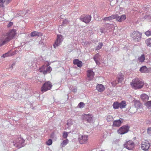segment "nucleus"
Here are the masks:
<instances>
[{"label":"nucleus","mask_w":151,"mask_h":151,"mask_svg":"<svg viewBox=\"0 0 151 151\" xmlns=\"http://www.w3.org/2000/svg\"><path fill=\"white\" fill-rule=\"evenodd\" d=\"M73 63L74 65H77L78 67H81L83 65L82 63L78 59H76L73 60Z\"/></svg>","instance_id":"a211bd4d"},{"label":"nucleus","mask_w":151,"mask_h":151,"mask_svg":"<svg viewBox=\"0 0 151 151\" xmlns=\"http://www.w3.org/2000/svg\"><path fill=\"white\" fill-rule=\"evenodd\" d=\"M61 43V42H60L57 40L55 41V44L53 45V47L54 48H55L59 46Z\"/></svg>","instance_id":"2f4dec72"},{"label":"nucleus","mask_w":151,"mask_h":151,"mask_svg":"<svg viewBox=\"0 0 151 151\" xmlns=\"http://www.w3.org/2000/svg\"><path fill=\"white\" fill-rule=\"evenodd\" d=\"M88 137L87 135L81 136L78 138L79 142L81 144L85 143L88 139Z\"/></svg>","instance_id":"9d476101"},{"label":"nucleus","mask_w":151,"mask_h":151,"mask_svg":"<svg viewBox=\"0 0 151 151\" xmlns=\"http://www.w3.org/2000/svg\"><path fill=\"white\" fill-rule=\"evenodd\" d=\"M145 105L148 108L151 107V101L146 102L145 104Z\"/></svg>","instance_id":"e433bc0d"},{"label":"nucleus","mask_w":151,"mask_h":151,"mask_svg":"<svg viewBox=\"0 0 151 151\" xmlns=\"http://www.w3.org/2000/svg\"><path fill=\"white\" fill-rule=\"evenodd\" d=\"M119 76L117 77L118 80V83H121L123 82L124 80V78H123V75L122 74V73H120L119 74Z\"/></svg>","instance_id":"6ab92c4d"},{"label":"nucleus","mask_w":151,"mask_h":151,"mask_svg":"<svg viewBox=\"0 0 151 151\" xmlns=\"http://www.w3.org/2000/svg\"><path fill=\"white\" fill-rule=\"evenodd\" d=\"M2 0H0V2H2Z\"/></svg>","instance_id":"3c124183"},{"label":"nucleus","mask_w":151,"mask_h":151,"mask_svg":"<svg viewBox=\"0 0 151 151\" xmlns=\"http://www.w3.org/2000/svg\"><path fill=\"white\" fill-rule=\"evenodd\" d=\"M13 24V22H10L8 24L7 27H10L12 26Z\"/></svg>","instance_id":"37998d69"},{"label":"nucleus","mask_w":151,"mask_h":151,"mask_svg":"<svg viewBox=\"0 0 151 151\" xmlns=\"http://www.w3.org/2000/svg\"><path fill=\"white\" fill-rule=\"evenodd\" d=\"M83 119L85 120L88 122H91L93 121V116L90 114H84L83 116Z\"/></svg>","instance_id":"f8f14e48"},{"label":"nucleus","mask_w":151,"mask_h":151,"mask_svg":"<svg viewBox=\"0 0 151 151\" xmlns=\"http://www.w3.org/2000/svg\"><path fill=\"white\" fill-rule=\"evenodd\" d=\"M68 136V133L67 132H65L63 134V137L64 138H66Z\"/></svg>","instance_id":"58836bf2"},{"label":"nucleus","mask_w":151,"mask_h":151,"mask_svg":"<svg viewBox=\"0 0 151 151\" xmlns=\"http://www.w3.org/2000/svg\"><path fill=\"white\" fill-rule=\"evenodd\" d=\"M141 98L143 101H146L148 100L149 97L147 95L145 94H142L141 95Z\"/></svg>","instance_id":"4be33fe9"},{"label":"nucleus","mask_w":151,"mask_h":151,"mask_svg":"<svg viewBox=\"0 0 151 151\" xmlns=\"http://www.w3.org/2000/svg\"><path fill=\"white\" fill-rule=\"evenodd\" d=\"M115 15H113L111 16L108 17H105L104 18L103 20L104 21H108V20H111L112 19H115Z\"/></svg>","instance_id":"b1692460"},{"label":"nucleus","mask_w":151,"mask_h":151,"mask_svg":"<svg viewBox=\"0 0 151 151\" xmlns=\"http://www.w3.org/2000/svg\"><path fill=\"white\" fill-rule=\"evenodd\" d=\"M91 15H87L83 18H81L80 20L86 23H88L91 21Z\"/></svg>","instance_id":"ddd939ff"},{"label":"nucleus","mask_w":151,"mask_h":151,"mask_svg":"<svg viewBox=\"0 0 151 151\" xmlns=\"http://www.w3.org/2000/svg\"><path fill=\"white\" fill-rule=\"evenodd\" d=\"M100 57V55L99 53H97L94 56L93 59L97 65H99L100 64L99 61Z\"/></svg>","instance_id":"f3484780"},{"label":"nucleus","mask_w":151,"mask_h":151,"mask_svg":"<svg viewBox=\"0 0 151 151\" xmlns=\"http://www.w3.org/2000/svg\"><path fill=\"white\" fill-rule=\"evenodd\" d=\"M145 34L147 36H149L151 35V31L148 30L145 32Z\"/></svg>","instance_id":"4c0bfd02"},{"label":"nucleus","mask_w":151,"mask_h":151,"mask_svg":"<svg viewBox=\"0 0 151 151\" xmlns=\"http://www.w3.org/2000/svg\"><path fill=\"white\" fill-rule=\"evenodd\" d=\"M106 119L108 122H110L112 121L113 119L112 116L109 115L107 116Z\"/></svg>","instance_id":"473e14b6"},{"label":"nucleus","mask_w":151,"mask_h":151,"mask_svg":"<svg viewBox=\"0 0 151 151\" xmlns=\"http://www.w3.org/2000/svg\"><path fill=\"white\" fill-rule=\"evenodd\" d=\"M119 107L121 109H122L125 108L127 104L125 101H122L120 103H119Z\"/></svg>","instance_id":"393cba45"},{"label":"nucleus","mask_w":151,"mask_h":151,"mask_svg":"<svg viewBox=\"0 0 151 151\" xmlns=\"http://www.w3.org/2000/svg\"><path fill=\"white\" fill-rule=\"evenodd\" d=\"M141 104V103L139 101L136 100L134 101V105L136 108H138L140 107Z\"/></svg>","instance_id":"a878e982"},{"label":"nucleus","mask_w":151,"mask_h":151,"mask_svg":"<svg viewBox=\"0 0 151 151\" xmlns=\"http://www.w3.org/2000/svg\"><path fill=\"white\" fill-rule=\"evenodd\" d=\"M11 0H2V2H0V6L1 7H4V4L7 5L11 1Z\"/></svg>","instance_id":"412c9836"},{"label":"nucleus","mask_w":151,"mask_h":151,"mask_svg":"<svg viewBox=\"0 0 151 151\" xmlns=\"http://www.w3.org/2000/svg\"><path fill=\"white\" fill-rule=\"evenodd\" d=\"M24 142L25 140L22 138H18L13 142V145L16 147L20 148L24 146Z\"/></svg>","instance_id":"7ed1b4c3"},{"label":"nucleus","mask_w":151,"mask_h":151,"mask_svg":"<svg viewBox=\"0 0 151 151\" xmlns=\"http://www.w3.org/2000/svg\"><path fill=\"white\" fill-rule=\"evenodd\" d=\"M68 139L64 140L61 144V145L63 147H64L68 143Z\"/></svg>","instance_id":"f704fd0d"},{"label":"nucleus","mask_w":151,"mask_h":151,"mask_svg":"<svg viewBox=\"0 0 151 151\" xmlns=\"http://www.w3.org/2000/svg\"><path fill=\"white\" fill-rule=\"evenodd\" d=\"M118 83H117L116 82V81H114L111 83V84L113 86H115Z\"/></svg>","instance_id":"49530a36"},{"label":"nucleus","mask_w":151,"mask_h":151,"mask_svg":"<svg viewBox=\"0 0 151 151\" xmlns=\"http://www.w3.org/2000/svg\"><path fill=\"white\" fill-rule=\"evenodd\" d=\"M145 43L147 46L150 47L151 46V38H149L146 40L145 41Z\"/></svg>","instance_id":"7c9ffc66"},{"label":"nucleus","mask_w":151,"mask_h":151,"mask_svg":"<svg viewBox=\"0 0 151 151\" xmlns=\"http://www.w3.org/2000/svg\"><path fill=\"white\" fill-rule=\"evenodd\" d=\"M120 119L122 120H121L120 119H118L115 120L113 122V127H119L121 125V124L123 122V120L121 118Z\"/></svg>","instance_id":"2eb2a0df"},{"label":"nucleus","mask_w":151,"mask_h":151,"mask_svg":"<svg viewBox=\"0 0 151 151\" xmlns=\"http://www.w3.org/2000/svg\"><path fill=\"white\" fill-rule=\"evenodd\" d=\"M147 132L149 134H151V128H149L148 129Z\"/></svg>","instance_id":"a18cd8bd"},{"label":"nucleus","mask_w":151,"mask_h":151,"mask_svg":"<svg viewBox=\"0 0 151 151\" xmlns=\"http://www.w3.org/2000/svg\"><path fill=\"white\" fill-rule=\"evenodd\" d=\"M150 145L148 141L145 140L142 143L141 148L144 150H147L149 148Z\"/></svg>","instance_id":"1a4fd4ad"},{"label":"nucleus","mask_w":151,"mask_h":151,"mask_svg":"<svg viewBox=\"0 0 151 151\" xmlns=\"http://www.w3.org/2000/svg\"><path fill=\"white\" fill-rule=\"evenodd\" d=\"M41 42V41H40L39 42V44H40Z\"/></svg>","instance_id":"603ef678"},{"label":"nucleus","mask_w":151,"mask_h":151,"mask_svg":"<svg viewBox=\"0 0 151 151\" xmlns=\"http://www.w3.org/2000/svg\"><path fill=\"white\" fill-rule=\"evenodd\" d=\"M113 106L114 108L115 109H118L119 107V103L117 102H114Z\"/></svg>","instance_id":"cd10ccee"},{"label":"nucleus","mask_w":151,"mask_h":151,"mask_svg":"<svg viewBox=\"0 0 151 151\" xmlns=\"http://www.w3.org/2000/svg\"><path fill=\"white\" fill-rule=\"evenodd\" d=\"M12 83H13L11 85V86H15V87H16V82H13ZM10 86H11V85H10Z\"/></svg>","instance_id":"8fccbe9b"},{"label":"nucleus","mask_w":151,"mask_h":151,"mask_svg":"<svg viewBox=\"0 0 151 151\" xmlns=\"http://www.w3.org/2000/svg\"><path fill=\"white\" fill-rule=\"evenodd\" d=\"M15 52H14V53H12L11 54H9V52H8L7 53H5V54H4L3 55V56L4 58H5L6 57H7V56H10V55H12L14 54L15 53Z\"/></svg>","instance_id":"c9c22d12"},{"label":"nucleus","mask_w":151,"mask_h":151,"mask_svg":"<svg viewBox=\"0 0 151 151\" xmlns=\"http://www.w3.org/2000/svg\"><path fill=\"white\" fill-rule=\"evenodd\" d=\"M115 19H116V20L119 22H122L124 21L126 18L125 15L123 14L119 16L118 14H115Z\"/></svg>","instance_id":"9b49d317"},{"label":"nucleus","mask_w":151,"mask_h":151,"mask_svg":"<svg viewBox=\"0 0 151 151\" xmlns=\"http://www.w3.org/2000/svg\"><path fill=\"white\" fill-rule=\"evenodd\" d=\"M60 42H62L63 40V36L60 35H57V39L56 40Z\"/></svg>","instance_id":"c85d7f7f"},{"label":"nucleus","mask_w":151,"mask_h":151,"mask_svg":"<svg viewBox=\"0 0 151 151\" xmlns=\"http://www.w3.org/2000/svg\"><path fill=\"white\" fill-rule=\"evenodd\" d=\"M52 86V83L50 81L46 82L41 88V91L42 92H45L51 89Z\"/></svg>","instance_id":"20e7f679"},{"label":"nucleus","mask_w":151,"mask_h":151,"mask_svg":"<svg viewBox=\"0 0 151 151\" xmlns=\"http://www.w3.org/2000/svg\"><path fill=\"white\" fill-rule=\"evenodd\" d=\"M52 68L50 67H47L45 65H43L39 69V71L41 73H42L44 75L47 73H50L52 70Z\"/></svg>","instance_id":"423d86ee"},{"label":"nucleus","mask_w":151,"mask_h":151,"mask_svg":"<svg viewBox=\"0 0 151 151\" xmlns=\"http://www.w3.org/2000/svg\"><path fill=\"white\" fill-rule=\"evenodd\" d=\"M68 23V21L67 19H65L64 20L63 22V24L64 25V24H67Z\"/></svg>","instance_id":"c03bdc74"},{"label":"nucleus","mask_w":151,"mask_h":151,"mask_svg":"<svg viewBox=\"0 0 151 151\" xmlns=\"http://www.w3.org/2000/svg\"><path fill=\"white\" fill-rule=\"evenodd\" d=\"M73 120L69 119L68 120L67 124L68 126H70L73 124Z\"/></svg>","instance_id":"72a5a7b5"},{"label":"nucleus","mask_w":151,"mask_h":151,"mask_svg":"<svg viewBox=\"0 0 151 151\" xmlns=\"http://www.w3.org/2000/svg\"><path fill=\"white\" fill-rule=\"evenodd\" d=\"M15 63L13 62V63L11 65V66L10 67V68L11 69H12L13 68V66H14L15 65Z\"/></svg>","instance_id":"de8ad7c7"},{"label":"nucleus","mask_w":151,"mask_h":151,"mask_svg":"<svg viewBox=\"0 0 151 151\" xmlns=\"http://www.w3.org/2000/svg\"><path fill=\"white\" fill-rule=\"evenodd\" d=\"M16 34V30L14 29L11 30L7 32L4 36V40L0 39V47L12 40Z\"/></svg>","instance_id":"f257e3e1"},{"label":"nucleus","mask_w":151,"mask_h":151,"mask_svg":"<svg viewBox=\"0 0 151 151\" xmlns=\"http://www.w3.org/2000/svg\"><path fill=\"white\" fill-rule=\"evenodd\" d=\"M129 127L125 125L121 127L118 130L117 132L119 134H121L127 133L129 129Z\"/></svg>","instance_id":"6e6552de"},{"label":"nucleus","mask_w":151,"mask_h":151,"mask_svg":"<svg viewBox=\"0 0 151 151\" xmlns=\"http://www.w3.org/2000/svg\"><path fill=\"white\" fill-rule=\"evenodd\" d=\"M102 46L103 43L102 42H99L98 46L96 47L95 50H99L102 48Z\"/></svg>","instance_id":"c756f323"},{"label":"nucleus","mask_w":151,"mask_h":151,"mask_svg":"<svg viewBox=\"0 0 151 151\" xmlns=\"http://www.w3.org/2000/svg\"><path fill=\"white\" fill-rule=\"evenodd\" d=\"M139 71L142 73H146L148 72V70L146 66H143L140 68Z\"/></svg>","instance_id":"5701e85b"},{"label":"nucleus","mask_w":151,"mask_h":151,"mask_svg":"<svg viewBox=\"0 0 151 151\" xmlns=\"http://www.w3.org/2000/svg\"><path fill=\"white\" fill-rule=\"evenodd\" d=\"M139 61L141 62H142L145 60V56L144 54L142 55L140 57L138 58Z\"/></svg>","instance_id":"bb28decb"},{"label":"nucleus","mask_w":151,"mask_h":151,"mask_svg":"<svg viewBox=\"0 0 151 151\" xmlns=\"http://www.w3.org/2000/svg\"><path fill=\"white\" fill-rule=\"evenodd\" d=\"M30 35L31 37L40 36L42 35V33L36 31H34L31 33Z\"/></svg>","instance_id":"aec40b11"},{"label":"nucleus","mask_w":151,"mask_h":151,"mask_svg":"<svg viewBox=\"0 0 151 151\" xmlns=\"http://www.w3.org/2000/svg\"><path fill=\"white\" fill-rule=\"evenodd\" d=\"M96 89L99 92H102L104 91L105 87L102 84H98L96 86Z\"/></svg>","instance_id":"dca6fc26"},{"label":"nucleus","mask_w":151,"mask_h":151,"mask_svg":"<svg viewBox=\"0 0 151 151\" xmlns=\"http://www.w3.org/2000/svg\"><path fill=\"white\" fill-rule=\"evenodd\" d=\"M124 146L129 150H132L134 147V144L132 140H129L125 143Z\"/></svg>","instance_id":"0eeeda50"},{"label":"nucleus","mask_w":151,"mask_h":151,"mask_svg":"<svg viewBox=\"0 0 151 151\" xmlns=\"http://www.w3.org/2000/svg\"><path fill=\"white\" fill-rule=\"evenodd\" d=\"M94 73L92 70H88L87 76L89 80H92L94 77Z\"/></svg>","instance_id":"4468645a"},{"label":"nucleus","mask_w":151,"mask_h":151,"mask_svg":"<svg viewBox=\"0 0 151 151\" xmlns=\"http://www.w3.org/2000/svg\"><path fill=\"white\" fill-rule=\"evenodd\" d=\"M71 91L73 92H76L77 91V88L75 87H73L71 88Z\"/></svg>","instance_id":"79ce46f5"},{"label":"nucleus","mask_w":151,"mask_h":151,"mask_svg":"<svg viewBox=\"0 0 151 151\" xmlns=\"http://www.w3.org/2000/svg\"><path fill=\"white\" fill-rule=\"evenodd\" d=\"M84 106H85V104L82 102H81L80 103L78 104V106L80 108H83Z\"/></svg>","instance_id":"a19ab883"},{"label":"nucleus","mask_w":151,"mask_h":151,"mask_svg":"<svg viewBox=\"0 0 151 151\" xmlns=\"http://www.w3.org/2000/svg\"><path fill=\"white\" fill-rule=\"evenodd\" d=\"M55 134L54 133H52L51 134L50 137L52 138H53L54 137Z\"/></svg>","instance_id":"09e8293b"},{"label":"nucleus","mask_w":151,"mask_h":151,"mask_svg":"<svg viewBox=\"0 0 151 151\" xmlns=\"http://www.w3.org/2000/svg\"><path fill=\"white\" fill-rule=\"evenodd\" d=\"M130 84L132 88L137 90L142 88L144 85V83L141 79L135 78L130 82Z\"/></svg>","instance_id":"f03ea898"},{"label":"nucleus","mask_w":151,"mask_h":151,"mask_svg":"<svg viewBox=\"0 0 151 151\" xmlns=\"http://www.w3.org/2000/svg\"><path fill=\"white\" fill-rule=\"evenodd\" d=\"M52 143V141L51 139H49L47 142L46 144L48 145H51Z\"/></svg>","instance_id":"ea45409f"},{"label":"nucleus","mask_w":151,"mask_h":151,"mask_svg":"<svg viewBox=\"0 0 151 151\" xmlns=\"http://www.w3.org/2000/svg\"><path fill=\"white\" fill-rule=\"evenodd\" d=\"M130 36L136 41L139 42L141 39L142 34L138 31H134L130 34Z\"/></svg>","instance_id":"39448f33"}]
</instances>
